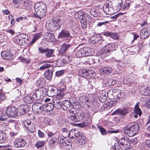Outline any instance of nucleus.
I'll return each mask as SVG.
<instances>
[{
    "label": "nucleus",
    "mask_w": 150,
    "mask_h": 150,
    "mask_svg": "<svg viewBox=\"0 0 150 150\" xmlns=\"http://www.w3.org/2000/svg\"><path fill=\"white\" fill-rule=\"evenodd\" d=\"M118 2L117 10H120L122 6V0H107L104 4L103 8L104 11L108 14H112L113 13L112 5L113 3Z\"/></svg>",
    "instance_id": "obj_1"
},
{
    "label": "nucleus",
    "mask_w": 150,
    "mask_h": 150,
    "mask_svg": "<svg viewBox=\"0 0 150 150\" xmlns=\"http://www.w3.org/2000/svg\"><path fill=\"white\" fill-rule=\"evenodd\" d=\"M34 7L35 13L34 15L36 18L41 19L45 16L47 9L45 4L42 2L36 3Z\"/></svg>",
    "instance_id": "obj_2"
},
{
    "label": "nucleus",
    "mask_w": 150,
    "mask_h": 150,
    "mask_svg": "<svg viewBox=\"0 0 150 150\" xmlns=\"http://www.w3.org/2000/svg\"><path fill=\"white\" fill-rule=\"evenodd\" d=\"M139 130L138 124L133 123L128 125L124 130V132L129 137H132L136 134Z\"/></svg>",
    "instance_id": "obj_3"
},
{
    "label": "nucleus",
    "mask_w": 150,
    "mask_h": 150,
    "mask_svg": "<svg viewBox=\"0 0 150 150\" xmlns=\"http://www.w3.org/2000/svg\"><path fill=\"white\" fill-rule=\"evenodd\" d=\"M38 50L40 53L45 54L46 59H50L54 56V50L53 49H50L48 48L45 49L41 47L38 48Z\"/></svg>",
    "instance_id": "obj_4"
},
{
    "label": "nucleus",
    "mask_w": 150,
    "mask_h": 150,
    "mask_svg": "<svg viewBox=\"0 0 150 150\" xmlns=\"http://www.w3.org/2000/svg\"><path fill=\"white\" fill-rule=\"evenodd\" d=\"M5 112L7 116L12 118H15L18 115L17 108L13 106L7 107L5 110Z\"/></svg>",
    "instance_id": "obj_5"
},
{
    "label": "nucleus",
    "mask_w": 150,
    "mask_h": 150,
    "mask_svg": "<svg viewBox=\"0 0 150 150\" xmlns=\"http://www.w3.org/2000/svg\"><path fill=\"white\" fill-rule=\"evenodd\" d=\"M45 89L44 88H40L34 92L32 95V98L33 100H37L39 99L42 97H43Z\"/></svg>",
    "instance_id": "obj_6"
},
{
    "label": "nucleus",
    "mask_w": 150,
    "mask_h": 150,
    "mask_svg": "<svg viewBox=\"0 0 150 150\" xmlns=\"http://www.w3.org/2000/svg\"><path fill=\"white\" fill-rule=\"evenodd\" d=\"M91 54V50L87 48H83L77 50L76 52V56L78 57L89 56Z\"/></svg>",
    "instance_id": "obj_7"
},
{
    "label": "nucleus",
    "mask_w": 150,
    "mask_h": 150,
    "mask_svg": "<svg viewBox=\"0 0 150 150\" xmlns=\"http://www.w3.org/2000/svg\"><path fill=\"white\" fill-rule=\"evenodd\" d=\"M52 27H54L53 30L59 28L63 24L62 20L61 17L59 16H57L52 21Z\"/></svg>",
    "instance_id": "obj_8"
},
{
    "label": "nucleus",
    "mask_w": 150,
    "mask_h": 150,
    "mask_svg": "<svg viewBox=\"0 0 150 150\" xmlns=\"http://www.w3.org/2000/svg\"><path fill=\"white\" fill-rule=\"evenodd\" d=\"M32 108L35 113L38 114L41 113L44 110V107L41 103H36L33 104Z\"/></svg>",
    "instance_id": "obj_9"
},
{
    "label": "nucleus",
    "mask_w": 150,
    "mask_h": 150,
    "mask_svg": "<svg viewBox=\"0 0 150 150\" xmlns=\"http://www.w3.org/2000/svg\"><path fill=\"white\" fill-rule=\"evenodd\" d=\"M76 16L78 18H80L81 17V20H83L86 21H89L91 20V17L90 16L88 15V14L82 11H79L76 13L75 14Z\"/></svg>",
    "instance_id": "obj_10"
},
{
    "label": "nucleus",
    "mask_w": 150,
    "mask_h": 150,
    "mask_svg": "<svg viewBox=\"0 0 150 150\" xmlns=\"http://www.w3.org/2000/svg\"><path fill=\"white\" fill-rule=\"evenodd\" d=\"M59 90L54 86L49 87L47 91V94L49 97H53L58 94Z\"/></svg>",
    "instance_id": "obj_11"
},
{
    "label": "nucleus",
    "mask_w": 150,
    "mask_h": 150,
    "mask_svg": "<svg viewBox=\"0 0 150 150\" xmlns=\"http://www.w3.org/2000/svg\"><path fill=\"white\" fill-rule=\"evenodd\" d=\"M26 143V141L24 139L19 138L14 141L13 145L17 148H21L24 146Z\"/></svg>",
    "instance_id": "obj_12"
},
{
    "label": "nucleus",
    "mask_w": 150,
    "mask_h": 150,
    "mask_svg": "<svg viewBox=\"0 0 150 150\" xmlns=\"http://www.w3.org/2000/svg\"><path fill=\"white\" fill-rule=\"evenodd\" d=\"M58 37L62 39H67L70 40L71 38L70 32L67 30H62L59 33Z\"/></svg>",
    "instance_id": "obj_13"
},
{
    "label": "nucleus",
    "mask_w": 150,
    "mask_h": 150,
    "mask_svg": "<svg viewBox=\"0 0 150 150\" xmlns=\"http://www.w3.org/2000/svg\"><path fill=\"white\" fill-rule=\"evenodd\" d=\"M128 111V109L126 108H118L114 111L112 114L113 115H120L124 116L129 112Z\"/></svg>",
    "instance_id": "obj_14"
},
{
    "label": "nucleus",
    "mask_w": 150,
    "mask_h": 150,
    "mask_svg": "<svg viewBox=\"0 0 150 150\" xmlns=\"http://www.w3.org/2000/svg\"><path fill=\"white\" fill-rule=\"evenodd\" d=\"M27 36L26 34L24 33H21L18 35L16 38V42L22 45L25 43V40Z\"/></svg>",
    "instance_id": "obj_15"
},
{
    "label": "nucleus",
    "mask_w": 150,
    "mask_h": 150,
    "mask_svg": "<svg viewBox=\"0 0 150 150\" xmlns=\"http://www.w3.org/2000/svg\"><path fill=\"white\" fill-rule=\"evenodd\" d=\"M72 106L71 104L68 100H64L61 103V107L62 108L68 111L71 109Z\"/></svg>",
    "instance_id": "obj_16"
},
{
    "label": "nucleus",
    "mask_w": 150,
    "mask_h": 150,
    "mask_svg": "<svg viewBox=\"0 0 150 150\" xmlns=\"http://www.w3.org/2000/svg\"><path fill=\"white\" fill-rule=\"evenodd\" d=\"M102 40V36L99 34H94L90 38V41L93 43L99 42Z\"/></svg>",
    "instance_id": "obj_17"
},
{
    "label": "nucleus",
    "mask_w": 150,
    "mask_h": 150,
    "mask_svg": "<svg viewBox=\"0 0 150 150\" xmlns=\"http://www.w3.org/2000/svg\"><path fill=\"white\" fill-rule=\"evenodd\" d=\"M80 134L77 129H73L69 133L68 135L69 138L74 139L76 137H78Z\"/></svg>",
    "instance_id": "obj_18"
},
{
    "label": "nucleus",
    "mask_w": 150,
    "mask_h": 150,
    "mask_svg": "<svg viewBox=\"0 0 150 150\" xmlns=\"http://www.w3.org/2000/svg\"><path fill=\"white\" fill-rule=\"evenodd\" d=\"M1 55L3 58L6 60H10L12 58V54L9 52L4 51L1 52Z\"/></svg>",
    "instance_id": "obj_19"
},
{
    "label": "nucleus",
    "mask_w": 150,
    "mask_h": 150,
    "mask_svg": "<svg viewBox=\"0 0 150 150\" xmlns=\"http://www.w3.org/2000/svg\"><path fill=\"white\" fill-rule=\"evenodd\" d=\"M139 102H137L134 107V110L135 114L134 115V117L135 118H137L138 115L140 116L142 114L141 110L139 107Z\"/></svg>",
    "instance_id": "obj_20"
},
{
    "label": "nucleus",
    "mask_w": 150,
    "mask_h": 150,
    "mask_svg": "<svg viewBox=\"0 0 150 150\" xmlns=\"http://www.w3.org/2000/svg\"><path fill=\"white\" fill-rule=\"evenodd\" d=\"M44 110L47 112H49L52 110L54 108V105L51 103H47L43 105Z\"/></svg>",
    "instance_id": "obj_21"
},
{
    "label": "nucleus",
    "mask_w": 150,
    "mask_h": 150,
    "mask_svg": "<svg viewBox=\"0 0 150 150\" xmlns=\"http://www.w3.org/2000/svg\"><path fill=\"white\" fill-rule=\"evenodd\" d=\"M72 45L71 44H62L60 48V51L61 53H66L68 49Z\"/></svg>",
    "instance_id": "obj_22"
},
{
    "label": "nucleus",
    "mask_w": 150,
    "mask_h": 150,
    "mask_svg": "<svg viewBox=\"0 0 150 150\" xmlns=\"http://www.w3.org/2000/svg\"><path fill=\"white\" fill-rule=\"evenodd\" d=\"M57 141L56 137H54L51 138L49 141V145L51 149H54L55 147L56 142Z\"/></svg>",
    "instance_id": "obj_23"
},
{
    "label": "nucleus",
    "mask_w": 150,
    "mask_h": 150,
    "mask_svg": "<svg viewBox=\"0 0 150 150\" xmlns=\"http://www.w3.org/2000/svg\"><path fill=\"white\" fill-rule=\"evenodd\" d=\"M149 35L148 32L147 31L146 28H143L140 32V36L141 39H146Z\"/></svg>",
    "instance_id": "obj_24"
},
{
    "label": "nucleus",
    "mask_w": 150,
    "mask_h": 150,
    "mask_svg": "<svg viewBox=\"0 0 150 150\" xmlns=\"http://www.w3.org/2000/svg\"><path fill=\"white\" fill-rule=\"evenodd\" d=\"M112 70V68L109 67H107L102 68L100 70V72L103 74H108L111 73Z\"/></svg>",
    "instance_id": "obj_25"
},
{
    "label": "nucleus",
    "mask_w": 150,
    "mask_h": 150,
    "mask_svg": "<svg viewBox=\"0 0 150 150\" xmlns=\"http://www.w3.org/2000/svg\"><path fill=\"white\" fill-rule=\"evenodd\" d=\"M100 56L102 58H105L110 54V53L104 47L100 52Z\"/></svg>",
    "instance_id": "obj_26"
},
{
    "label": "nucleus",
    "mask_w": 150,
    "mask_h": 150,
    "mask_svg": "<svg viewBox=\"0 0 150 150\" xmlns=\"http://www.w3.org/2000/svg\"><path fill=\"white\" fill-rule=\"evenodd\" d=\"M61 100L59 98L57 97H54L53 99V103L54 106H55L57 108H59L61 107V104H60Z\"/></svg>",
    "instance_id": "obj_27"
},
{
    "label": "nucleus",
    "mask_w": 150,
    "mask_h": 150,
    "mask_svg": "<svg viewBox=\"0 0 150 150\" xmlns=\"http://www.w3.org/2000/svg\"><path fill=\"white\" fill-rule=\"evenodd\" d=\"M104 47L107 49V51L110 53L111 51L115 50V45L114 43H110L108 44Z\"/></svg>",
    "instance_id": "obj_28"
},
{
    "label": "nucleus",
    "mask_w": 150,
    "mask_h": 150,
    "mask_svg": "<svg viewBox=\"0 0 150 150\" xmlns=\"http://www.w3.org/2000/svg\"><path fill=\"white\" fill-rule=\"evenodd\" d=\"M125 97V93L122 91L119 92L117 95V99L119 102L123 101L124 100Z\"/></svg>",
    "instance_id": "obj_29"
},
{
    "label": "nucleus",
    "mask_w": 150,
    "mask_h": 150,
    "mask_svg": "<svg viewBox=\"0 0 150 150\" xmlns=\"http://www.w3.org/2000/svg\"><path fill=\"white\" fill-rule=\"evenodd\" d=\"M89 71H88V70H86L85 69H82L80 70L79 72V75L81 76L84 78H86L87 76H88L89 75Z\"/></svg>",
    "instance_id": "obj_30"
},
{
    "label": "nucleus",
    "mask_w": 150,
    "mask_h": 150,
    "mask_svg": "<svg viewBox=\"0 0 150 150\" xmlns=\"http://www.w3.org/2000/svg\"><path fill=\"white\" fill-rule=\"evenodd\" d=\"M77 140L78 144L80 145L84 144L86 142L85 137L83 136H80V135L77 137Z\"/></svg>",
    "instance_id": "obj_31"
},
{
    "label": "nucleus",
    "mask_w": 150,
    "mask_h": 150,
    "mask_svg": "<svg viewBox=\"0 0 150 150\" xmlns=\"http://www.w3.org/2000/svg\"><path fill=\"white\" fill-rule=\"evenodd\" d=\"M53 72L51 70H48L44 73L45 77L48 80H51L52 78Z\"/></svg>",
    "instance_id": "obj_32"
},
{
    "label": "nucleus",
    "mask_w": 150,
    "mask_h": 150,
    "mask_svg": "<svg viewBox=\"0 0 150 150\" xmlns=\"http://www.w3.org/2000/svg\"><path fill=\"white\" fill-rule=\"evenodd\" d=\"M104 35L107 36H109L113 39H117L118 38L117 34L115 33L107 32L104 33Z\"/></svg>",
    "instance_id": "obj_33"
},
{
    "label": "nucleus",
    "mask_w": 150,
    "mask_h": 150,
    "mask_svg": "<svg viewBox=\"0 0 150 150\" xmlns=\"http://www.w3.org/2000/svg\"><path fill=\"white\" fill-rule=\"evenodd\" d=\"M64 139L65 138L62 136H60L58 137L59 143L62 147L67 145V143L64 142Z\"/></svg>",
    "instance_id": "obj_34"
},
{
    "label": "nucleus",
    "mask_w": 150,
    "mask_h": 150,
    "mask_svg": "<svg viewBox=\"0 0 150 150\" xmlns=\"http://www.w3.org/2000/svg\"><path fill=\"white\" fill-rule=\"evenodd\" d=\"M90 13L94 17H96L100 14V11L95 8H92L91 10Z\"/></svg>",
    "instance_id": "obj_35"
},
{
    "label": "nucleus",
    "mask_w": 150,
    "mask_h": 150,
    "mask_svg": "<svg viewBox=\"0 0 150 150\" xmlns=\"http://www.w3.org/2000/svg\"><path fill=\"white\" fill-rule=\"evenodd\" d=\"M7 138L6 134L2 131H0V143L4 142Z\"/></svg>",
    "instance_id": "obj_36"
},
{
    "label": "nucleus",
    "mask_w": 150,
    "mask_h": 150,
    "mask_svg": "<svg viewBox=\"0 0 150 150\" xmlns=\"http://www.w3.org/2000/svg\"><path fill=\"white\" fill-rule=\"evenodd\" d=\"M116 83V81L115 80L112 79H107L106 83L108 86H111L115 85Z\"/></svg>",
    "instance_id": "obj_37"
},
{
    "label": "nucleus",
    "mask_w": 150,
    "mask_h": 150,
    "mask_svg": "<svg viewBox=\"0 0 150 150\" xmlns=\"http://www.w3.org/2000/svg\"><path fill=\"white\" fill-rule=\"evenodd\" d=\"M33 99L32 97L30 96H26L24 98V102L27 104H31L32 103Z\"/></svg>",
    "instance_id": "obj_38"
},
{
    "label": "nucleus",
    "mask_w": 150,
    "mask_h": 150,
    "mask_svg": "<svg viewBox=\"0 0 150 150\" xmlns=\"http://www.w3.org/2000/svg\"><path fill=\"white\" fill-rule=\"evenodd\" d=\"M44 79L43 78H39L36 82V85L38 86L42 87L44 84Z\"/></svg>",
    "instance_id": "obj_39"
},
{
    "label": "nucleus",
    "mask_w": 150,
    "mask_h": 150,
    "mask_svg": "<svg viewBox=\"0 0 150 150\" xmlns=\"http://www.w3.org/2000/svg\"><path fill=\"white\" fill-rule=\"evenodd\" d=\"M46 143L44 141H38L35 145V146L37 148H39L42 147Z\"/></svg>",
    "instance_id": "obj_40"
},
{
    "label": "nucleus",
    "mask_w": 150,
    "mask_h": 150,
    "mask_svg": "<svg viewBox=\"0 0 150 150\" xmlns=\"http://www.w3.org/2000/svg\"><path fill=\"white\" fill-rule=\"evenodd\" d=\"M79 100L81 101V102H88V103H86L88 107H89L90 106V103L89 102H88L89 100L86 98V97L85 96H81L79 98Z\"/></svg>",
    "instance_id": "obj_41"
},
{
    "label": "nucleus",
    "mask_w": 150,
    "mask_h": 150,
    "mask_svg": "<svg viewBox=\"0 0 150 150\" xmlns=\"http://www.w3.org/2000/svg\"><path fill=\"white\" fill-rule=\"evenodd\" d=\"M27 128L30 132L33 133L35 130V127L34 124H32L31 125L27 127Z\"/></svg>",
    "instance_id": "obj_42"
},
{
    "label": "nucleus",
    "mask_w": 150,
    "mask_h": 150,
    "mask_svg": "<svg viewBox=\"0 0 150 150\" xmlns=\"http://www.w3.org/2000/svg\"><path fill=\"white\" fill-rule=\"evenodd\" d=\"M67 113L69 116L72 115L73 116L77 114L75 109L73 108H72L71 110H69Z\"/></svg>",
    "instance_id": "obj_43"
},
{
    "label": "nucleus",
    "mask_w": 150,
    "mask_h": 150,
    "mask_svg": "<svg viewBox=\"0 0 150 150\" xmlns=\"http://www.w3.org/2000/svg\"><path fill=\"white\" fill-rule=\"evenodd\" d=\"M69 120H71L72 121L74 122H78L79 120L76 117V114L73 115H69Z\"/></svg>",
    "instance_id": "obj_44"
},
{
    "label": "nucleus",
    "mask_w": 150,
    "mask_h": 150,
    "mask_svg": "<svg viewBox=\"0 0 150 150\" xmlns=\"http://www.w3.org/2000/svg\"><path fill=\"white\" fill-rule=\"evenodd\" d=\"M51 65L47 63L44 64L40 67L39 69L40 70H44L47 68H50L51 67Z\"/></svg>",
    "instance_id": "obj_45"
},
{
    "label": "nucleus",
    "mask_w": 150,
    "mask_h": 150,
    "mask_svg": "<svg viewBox=\"0 0 150 150\" xmlns=\"http://www.w3.org/2000/svg\"><path fill=\"white\" fill-rule=\"evenodd\" d=\"M147 88L146 85H143L140 86L139 87V89L140 93L143 95H144L145 91H146V88Z\"/></svg>",
    "instance_id": "obj_46"
},
{
    "label": "nucleus",
    "mask_w": 150,
    "mask_h": 150,
    "mask_svg": "<svg viewBox=\"0 0 150 150\" xmlns=\"http://www.w3.org/2000/svg\"><path fill=\"white\" fill-rule=\"evenodd\" d=\"M80 21L81 24V25L82 28L83 29L86 28L87 26V21L81 20H80Z\"/></svg>",
    "instance_id": "obj_47"
},
{
    "label": "nucleus",
    "mask_w": 150,
    "mask_h": 150,
    "mask_svg": "<svg viewBox=\"0 0 150 150\" xmlns=\"http://www.w3.org/2000/svg\"><path fill=\"white\" fill-rule=\"evenodd\" d=\"M127 79L124 78L123 80V82L125 83H132L134 82V78L132 77L131 79L129 78L127 79Z\"/></svg>",
    "instance_id": "obj_48"
},
{
    "label": "nucleus",
    "mask_w": 150,
    "mask_h": 150,
    "mask_svg": "<svg viewBox=\"0 0 150 150\" xmlns=\"http://www.w3.org/2000/svg\"><path fill=\"white\" fill-rule=\"evenodd\" d=\"M24 110L23 108H22V107L18 109V114H19V115H22L26 113Z\"/></svg>",
    "instance_id": "obj_49"
},
{
    "label": "nucleus",
    "mask_w": 150,
    "mask_h": 150,
    "mask_svg": "<svg viewBox=\"0 0 150 150\" xmlns=\"http://www.w3.org/2000/svg\"><path fill=\"white\" fill-rule=\"evenodd\" d=\"M24 64L28 63L30 62V60L29 59H26L24 57H21L19 59Z\"/></svg>",
    "instance_id": "obj_50"
},
{
    "label": "nucleus",
    "mask_w": 150,
    "mask_h": 150,
    "mask_svg": "<svg viewBox=\"0 0 150 150\" xmlns=\"http://www.w3.org/2000/svg\"><path fill=\"white\" fill-rule=\"evenodd\" d=\"M145 91L144 95L149 96L150 95V86H147V88H146Z\"/></svg>",
    "instance_id": "obj_51"
},
{
    "label": "nucleus",
    "mask_w": 150,
    "mask_h": 150,
    "mask_svg": "<svg viewBox=\"0 0 150 150\" xmlns=\"http://www.w3.org/2000/svg\"><path fill=\"white\" fill-rule=\"evenodd\" d=\"M111 107L109 103H107L104 104L101 107L102 109H103L104 110L107 109H109Z\"/></svg>",
    "instance_id": "obj_52"
},
{
    "label": "nucleus",
    "mask_w": 150,
    "mask_h": 150,
    "mask_svg": "<svg viewBox=\"0 0 150 150\" xmlns=\"http://www.w3.org/2000/svg\"><path fill=\"white\" fill-rule=\"evenodd\" d=\"M98 127L101 133L103 135H105L107 134L106 130L104 129V128L100 126H98Z\"/></svg>",
    "instance_id": "obj_53"
},
{
    "label": "nucleus",
    "mask_w": 150,
    "mask_h": 150,
    "mask_svg": "<svg viewBox=\"0 0 150 150\" xmlns=\"http://www.w3.org/2000/svg\"><path fill=\"white\" fill-rule=\"evenodd\" d=\"M64 73V70H61L57 71L55 73V75L57 77H59L62 75Z\"/></svg>",
    "instance_id": "obj_54"
},
{
    "label": "nucleus",
    "mask_w": 150,
    "mask_h": 150,
    "mask_svg": "<svg viewBox=\"0 0 150 150\" xmlns=\"http://www.w3.org/2000/svg\"><path fill=\"white\" fill-rule=\"evenodd\" d=\"M33 123H31L30 120H27L24 122V124L25 127L27 128L28 126L31 125Z\"/></svg>",
    "instance_id": "obj_55"
},
{
    "label": "nucleus",
    "mask_w": 150,
    "mask_h": 150,
    "mask_svg": "<svg viewBox=\"0 0 150 150\" xmlns=\"http://www.w3.org/2000/svg\"><path fill=\"white\" fill-rule=\"evenodd\" d=\"M99 99V100L102 103H103L105 102L106 100V97L105 96L102 95L100 96Z\"/></svg>",
    "instance_id": "obj_56"
},
{
    "label": "nucleus",
    "mask_w": 150,
    "mask_h": 150,
    "mask_svg": "<svg viewBox=\"0 0 150 150\" xmlns=\"http://www.w3.org/2000/svg\"><path fill=\"white\" fill-rule=\"evenodd\" d=\"M5 115V114L4 112H0V120L4 121L6 120V118H3Z\"/></svg>",
    "instance_id": "obj_57"
},
{
    "label": "nucleus",
    "mask_w": 150,
    "mask_h": 150,
    "mask_svg": "<svg viewBox=\"0 0 150 150\" xmlns=\"http://www.w3.org/2000/svg\"><path fill=\"white\" fill-rule=\"evenodd\" d=\"M122 141H126V143L125 144L127 145V148L129 147L130 146V141L128 139H126L125 138H123L121 139Z\"/></svg>",
    "instance_id": "obj_58"
},
{
    "label": "nucleus",
    "mask_w": 150,
    "mask_h": 150,
    "mask_svg": "<svg viewBox=\"0 0 150 150\" xmlns=\"http://www.w3.org/2000/svg\"><path fill=\"white\" fill-rule=\"evenodd\" d=\"M65 95V93L63 92V91L60 90L59 91V90L58 94L56 96L58 97H62Z\"/></svg>",
    "instance_id": "obj_59"
},
{
    "label": "nucleus",
    "mask_w": 150,
    "mask_h": 150,
    "mask_svg": "<svg viewBox=\"0 0 150 150\" xmlns=\"http://www.w3.org/2000/svg\"><path fill=\"white\" fill-rule=\"evenodd\" d=\"M56 64L57 66L59 67L64 65V63L60 59H58L56 62Z\"/></svg>",
    "instance_id": "obj_60"
},
{
    "label": "nucleus",
    "mask_w": 150,
    "mask_h": 150,
    "mask_svg": "<svg viewBox=\"0 0 150 150\" xmlns=\"http://www.w3.org/2000/svg\"><path fill=\"white\" fill-rule=\"evenodd\" d=\"M120 148L122 149V147H121L120 146V145L119 143L118 142L116 143H115L114 148V150H116L117 149L118 150H120Z\"/></svg>",
    "instance_id": "obj_61"
},
{
    "label": "nucleus",
    "mask_w": 150,
    "mask_h": 150,
    "mask_svg": "<svg viewBox=\"0 0 150 150\" xmlns=\"http://www.w3.org/2000/svg\"><path fill=\"white\" fill-rule=\"evenodd\" d=\"M89 64L90 65L92 64H94V62H96L95 61L94 59L92 58V57H89V60L88 61Z\"/></svg>",
    "instance_id": "obj_62"
},
{
    "label": "nucleus",
    "mask_w": 150,
    "mask_h": 150,
    "mask_svg": "<svg viewBox=\"0 0 150 150\" xmlns=\"http://www.w3.org/2000/svg\"><path fill=\"white\" fill-rule=\"evenodd\" d=\"M130 4L128 2H126L125 3L122 7V9H128L129 6Z\"/></svg>",
    "instance_id": "obj_63"
},
{
    "label": "nucleus",
    "mask_w": 150,
    "mask_h": 150,
    "mask_svg": "<svg viewBox=\"0 0 150 150\" xmlns=\"http://www.w3.org/2000/svg\"><path fill=\"white\" fill-rule=\"evenodd\" d=\"M41 35V33H40L35 34L33 38L37 41L40 38Z\"/></svg>",
    "instance_id": "obj_64"
}]
</instances>
